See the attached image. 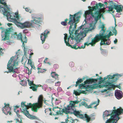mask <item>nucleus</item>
<instances>
[{"instance_id": "58", "label": "nucleus", "mask_w": 123, "mask_h": 123, "mask_svg": "<svg viewBox=\"0 0 123 123\" xmlns=\"http://www.w3.org/2000/svg\"><path fill=\"white\" fill-rule=\"evenodd\" d=\"M117 40L116 38L115 39V40L114 41V43L115 44H116L117 42Z\"/></svg>"}, {"instance_id": "27", "label": "nucleus", "mask_w": 123, "mask_h": 123, "mask_svg": "<svg viewBox=\"0 0 123 123\" xmlns=\"http://www.w3.org/2000/svg\"><path fill=\"white\" fill-rule=\"evenodd\" d=\"M25 102H22L21 103V107L22 108H23L21 109V112H22L23 113V112L22 111L23 109V110L25 108H26V110H27V109H28L27 108V105H25Z\"/></svg>"}, {"instance_id": "37", "label": "nucleus", "mask_w": 123, "mask_h": 123, "mask_svg": "<svg viewBox=\"0 0 123 123\" xmlns=\"http://www.w3.org/2000/svg\"><path fill=\"white\" fill-rule=\"evenodd\" d=\"M28 82V84L30 86L32 85V86H36V85L34 84L33 82L31 81H30L29 80H27Z\"/></svg>"}, {"instance_id": "40", "label": "nucleus", "mask_w": 123, "mask_h": 123, "mask_svg": "<svg viewBox=\"0 0 123 123\" xmlns=\"http://www.w3.org/2000/svg\"><path fill=\"white\" fill-rule=\"evenodd\" d=\"M24 48V55H26V54L28 50L27 49V48L25 46V45H24V47H23Z\"/></svg>"}, {"instance_id": "62", "label": "nucleus", "mask_w": 123, "mask_h": 123, "mask_svg": "<svg viewBox=\"0 0 123 123\" xmlns=\"http://www.w3.org/2000/svg\"><path fill=\"white\" fill-rule=\"evenodd\" d=\"M30 66H31V68H33V66H32V63L31 62V60H30Z\"/></svg>"}, {"instance_id": "46", "label": "nucleus", "mask_w": 123, "mask_h": 123, "mask_svg": "<svg viewBox=\"0 0 123 123\" xmlns=\"http://www.w3.org/2000/svg\"><path fill=\"white\" fill-rule=\"evenodd\" d=\"M56 112L57 114H61L63 113L60 110L59 111H56Z\"/></svg>"}, {"instance_id": "16", "label": "nucleus", "mask_w": 123, "mask_h": 123, "mask_svg": "<svg viewBox=\"0 0 123 123\" xmlns=\"http://www.w3.org/2000/svg\"><path fill=\"white\" fill-rule=\"evenodd\" d=\"M65 43L66 44V45L69 46L71 48L74 49H81V48L84 49L85 47V46H83L82 45L81 47H80L77 45V43L73 45H72L68 43H67L66 39H65Z\"/></svg>"}, {"instance_id": "21", "label": "nucleus", "mask_w": 123, "mask_h": 123, "mask_svg": "<svg viewBox=\"0 0 123 123\" xmlns=\"http://www.w3.org/2000/svg\"><path fill=\"white\" fill-rule=\"evenodd\" d=\"M109 2L110 4V6L108 7L109 8V10L112 11L113 9L114 8V7L116 5H115V3L112 1H110L109 2Z\"/></svg>"}, {"instance_id": "23", "label": "nucleus", "mask_w": 123, "mask_h": 123, "mask_svg": "<svg viewBox=\"0 0 123 123\" xmlns=\"http://www.w3.org/2000/svg\"><path fill=\"white\" fill-rule=\"evenodd\" d=\"M65 109H62V113L63 112L64 113H65L66 114H67L68 113V111H70L69 110H70L71 109L70 108V107L69 106H68V105L67 106V107H64Z\"/></svg>"}, {"instance_id": "10", "label": "nucleus", "mask_w": 123, "mask_h": 123, "mask_svg": "<svg viewBox=\"0 0 123 123\" xmlns=\"http://www.w3.org/2000/svg\"><path fill=\"white\" fill-rule=\"evenodd\" d=\"M15 56L16 55H15L14 57L12 56L10 60L8 62L7 66V69H9V70L6 72L7 73L13 72V66L15 65H18V62L16 63L15 64V62L13 60V59Z\"/></svg>"}, {"instance_id": "47", "label": "nucleus", "mask_w": 123, "mask_h": 123, "mask_svg": "<svg viewBox=\"0 0 123 123\" xmlns=\"http://www.w3.org/2000/svg\"><path fill=\"white\" fill-rule=\"evenodd\" d=\"M3 5L8 10V11H10V9L9 8V7H8V6H7V5H6V4H3Z\"/></svg>"}, {"instance_id": "3", "label": "nucleus", "mask_w": 123, "mask_h": 123, "mask_svg": "<svg viewBox=\"0 0 123 123\" xmlns=\"http://www.w3.org/2000/svg\"><path fill=\"white\" fill-rule=\"evenodd\" d=\"M118 75V74H113L112 75H107L108 79L105 81L104 84L103 85L100 84L99 85V88L103 86H110V87H113L115 83H113L116 82L118 80V78H113L116 77V75Z\"/></svg>"}, {"instance_id": "9", "label": "nucleus", "mask_w": 123, "mask_h": 123, "mask_svg": "<svg viewBox=\"0 0 123 123\" xmlns=\"http://www.w3.org/2000/svg\"><path fill=\"white\" fill-rule=\"evenodd\" d=\"M117 111H114V112H116L114 116L110 117V118L107 119L105 123H117V121L120 119L119 116L121 115L120 113H117ZM108 119V118H107Z\"/></svg>"}, {"instance_id": "4", "label": "nucleus", "mask_w": 123, "mask_h": 123, "mask_svg": "<svg viewBox=\"0 0 123 123\" xmlns=\"http://www.w3.org/2000/svg\"><path fill=\"white\" fill-rule=\"evenodd\" d=\"M96 79H95L90 78L87 79L86 80L84 81L83 83H82L79 85V89H87L90 88L92 89L96 88L97 87V85L96 84H93L90 85H87L86 84H89L93 83V81H96Z\"/></svg>"}, {"instance_id": "5", "label": "nucleus", "mask_w": 123, "mask_h": 123, "mask_svg": "<svg viewBox=\"0 0 123 123\" xmlns=\"http://www.w3.org/2000/svg\"><path fill=\"white\" fill-rule=\"evenodd\" d=\"M106 31L107 32H109L107 35H105L100 39L101 42L100 43V48H104L105 45H109L111 43V41L109 39V37L111 35H112L113 34L110 31L109 32L108 30Z\"/></svg>"}, {"instance_id": "30", "label": "nucleus", "mask_w": 123, "mask_h": 123, "mask_svg": "<svg viewBox=\"0 0 123 123\" xmlns=\"http://www.w3.org/2000/svg\"><path fill=\"white\" fill-rule=\"evenodd\" d=\"M11 109V108L9 107H7L4 106L2 109V111L3 112H4V111H10Z\"/></svg>"}, {"instance_id": "14", "label": "nucleus", "mask_w": 123, "mask_h": 123, "mask_svg": "<svg viewBox=\"0 0 123 123\" xmlns=\"http://www.w3.org/2000/svg\"><path fill=\"white\" fill-rule=\"evenodd\" d=\"M108 77H107V76L106 77H104V79L102 78L101 77H99V78H98L97 79H96V81H93V83H95V82H97L98 80H99V81L97 82V83H95L94 84H97V87H99V85H99L100 84L103 83V84L102 85H103L104 84V83L105 82V80H106L107 79H108Z\"/></svg>"}, {"instance_id": "63", "label": "nucleus", "mask_w": 123, "mask_h": 123, "mask_svg": "<svg viewBox=\"0 0 123 123\" xmlns=\"http://www.w3.org/2000/svg\"><path fill=\"white\" fill-rule=\"evenodd\" d=\"M4 104L5 105V106L7 107L6 106H7V107H9V104H6V103H4Z\"/></svg>"}, {"instance_id": "53", "label": "nucleus", "mask_w": 123, "mask_h": 123, "mask_svg": "<svg viewBox=\"0 0 123 123\" xmlns=\"http://www.w3.org/2000/svg\"><path fill=\"white\" fill-rule=\"evenodd\" d=\"M16 120L17 121H16V123H17V122H18L19 123H22L21 122L22 120H21V119H20V121L18 119H16Z\"/></svg>"}, {"instance_id": "38", "label": "nucleus", "mask_w": 123, "mask_h": 123, "mask_svg": "<svg viewBox=\"0 0 123 123\" xmlns=\"http://www.w3.org/2000/svg\"><path fill=\"white\" fill-rule=\"evenodd\" d=\"M25 68H27L26 72V73L28 74L29 75L31 74V71H30V70L27 67H25Z\"/></svg>"}, {"instance_id": "61", "label": "nucleus", "mask_w": 123, "mask_h": 123, "mask_svg": "<svg viewBox=\"0 0 123 123\" xmlns=\"http://www.w3.org/2000/svg\"><path fill=\"white\" fill-rule=\"evenodd\" d=\"M5 111H4V112H3L5 114L7 115L8 114V113L9 112V111H7L6 112H5Z\"/></svg>"}, {"instance_id": "56", "label": "nucleus", "mask_w": 123, "mask_h": 123, "mask_svg": "<svg viewBox=\"0 0 123 123\" xmlns=\"http://www.w3.org/2000/svg\"><path fill=\"white\" fill-rule=\"evenodd\" d=\"M79 82L78 81V79L77 81L76 82V85H75V86L76 87H77L79 85Z\"/></svg>"}, {"instance_id": "57", "label": "nucleus", "mask_w": 123, "mask_h": 123, "mask_svg": "<svg viewBox=\"0 0 123 123\" xmlns=\"http://www.w3.org/2000/svg\"><path fill=\"white\" fill-rule=\"evenodd\" d=\"M123 75V73L120 74H118V75H116V76H117V77H119V76L121 77Z\"/></svg>"}, {"instance_id": "64", "label": "nucleus", "mask_w": 123, "mask_h": 123, "mask_svg": "<svg viewBox=\"0 0 123 123\" xmlns=\"http://www.w3.org/2000/svg\"><path fill=\"white\" fill-rule=\"evenodd\" d=\"M25 10L26 11L28 12H29L30 11V9H29L28 8H25Z\"/></svg>"}, {"instance_id": "1", "label": "nucleus", "mask_w": 123, "mask_h": 123, "mask_svg": "<svg viewBox=\"0 0 123 123\" xmlns=\"http://www.w3.org/2000/svg\"><path fill=\"white\" fill-rule=\"evenodd\" d=\"M81 11H80L73 15L70 14L69 15V21L68 24L70 25L69 30L70 35L67 37V35L65 34L66 36H64V41L65 39H66L67 43H69L70 38H71L72 40H74L77 42V43L81 42V40H83L82 38L86 36L85 34H82V32L80 29L81 26L79 27L78 29L76 30V24L79 21V18L82 14Z\"/></svg>"}, {"instance_id": "20", "label": "nucleus", "mask_w": 123, "mask_h": 123, "mask_svg": "<svg viewBox=\"0 0 123 123\" xmlns=\"http://www.w3.org/2000/svg\"><path fill=\"white\" fill-rule=\"evenodd\" d=\"M85 115L86 116V118H84V120L86 121V122L87 123L89 122L91 120L92 121L95 119V117H91L86 114H85Z\"/></svg>"}, {"instance_id": "41", "label": "nucleus", "mask_w": 123, "mask_h": 123, "mask_svg": "<svg viewBox=\"0 0 123 123\" xmlns=\"http://www.w3.org/2000/svg\"><path fill=\"white\" fill-rule=\"evenodd\" d=\"M113 31H112L113 33L115 35H116L117 34V31L113 27Z\"/></svg>"}, {"instance_id": "43", "label": "nucleus", "mask_w": 123, "mask_h": 123, "mask_svg": "<svg viewBox=\"0 0 123 123\" xmlns=\"http://www.w3.org/2000/svg\"><path fill=\"white\" fill-rule=\"evenodd\" d=\"M52 82V80L51 79H48L46 81V82L47 83H50Z\"/></svg>"}, {"instance_id": "7", "label": "nucleus", "mask_w": 123, "mask_h": 123, "mask_svg": "<svg viewBox=\"0 0 123 123\" xmlns=\"http://www.w3.org/2000/svg\"><path fill=\"white\" fill-rule=\"evenodd\" d=\"M12 27H10L4 30L1 32V36L2 39L1 41H4L8 40L10 37L9 34L12 30Z\"/></svg>"}, {"instance_id": "25", "label": "nucleus", "mask_w": 123, "mask_h": 123, "mask_svg": "<svg viewBox=\"0 0 123 123\" xmlns=\"http://www.w3.org/2000/svg\"><path fill=\"white\" fill-rule=\"evenodd\" d=\"M100 50L101 51V53L102 55L105 56H106L107 55V51L105 49H103L102 48H100Z\"/></svg>"}, {"instance_id": "44", "label": "nucleus", "mask_w": 123, "mask_h": 123, "mask_svg": "<svg viewBox=\"0 0 123 123\" xmlns=\"http://www.w3.org/2000/svg\"><path fill=\"white\" fill-rule=\"evenodd\" d=\"M65 122L66 123H67L68 122L69 123H73L72 121H71V120H68L67 119H65Z\"/></svg>"}, {"instance_id": "45", "label": "nucleus", "mask_w": 123, "mask_h": 123, "mask_svg": "<svg viewBox=\"0 0 123 123\" xmlns=\"http://www.w3.org/2000/svg\"><path fill=\"white\" fill-rule=\"evenodd\" d=\"M92 89L90 88L85 89V91H87L88 92H91L92 90Z\"/></svg>"}, {"instance_id": "2", "label": "nucleus", "mask_w": 123, "mask_h": 123, "mask_svg": "<svg viewBox=\"0 0 123 123\" xmlns=\"http://www.w3.org/2000/svg\"><path fill=\"white\" fill-rule=\"evenodd\" d=\"M100 10L98 9L97 11H95L92 13V11H88L85 12V17L86 19H89L90 20L91 18V16L89 15H91L92 17L94 18V21H92L91 23L90 24H87L86 23V21L85 19L84 20L85 23L84 25H82L80 28V30L82 32V34H85L86 36V33L88 32L89 31H91L92 30L94 29L96 27V25L97 21L101 19V14H99Z\"/></svg>"}, {"instance_id": "32", "label": "nucleus", "mask_w": 123, "mask_h": 123, "mask_svg": "<svg viewBox=\"0 0 123 123\" xmlns=\"http://www.w3.org/2000/svg\"><path fill=\"white\" fill-rule=\"evenodd\" d=\"M79 105L80 106H84L86 107L87 106V104L85 102L83 101L79 104Z\"/></svg>"}, {"instance_id": "15", "label": "nucleus", "mask_w": 123, "mask_h": 123, "mask_svg": "<svg viewBox=\"0 0 123 123\" xmlns=\"http://www.w3.org/2000/svg\"><path fill=\"white\" fill-rule=\"evenodd\" d=\"M24 109L22 110V111L23 112V114L28 117L31 119H37V117L35 116H32L31 115L29 114L28 111L26 110V109Z\"/></svg>"}, {"instance_id": "49", "label": "nucleus", "mask_w": 123, "mask_h": 123, "mask_svg": "<svg viewBox=\"0 0 123 123\" xmlns=\"http://www.w3.org/2000/svg\"><path fill=\"white\" fill-rule=\"evenodd\" d=\"M98 103H97V105H95V106H94L93 107L94 108H95V109H97V106L98 105H99V102H100V101L99 99H98Z\"/></svg>"}, {"instance_id": "13", "label": "nucleus", "mask_w": 123, "mask_h": 123, "mask_svg": "<svg viewBox=\"0 0 123 123\" xmlns=\"http://www.w3.org/2000/svg\"><path fill=\"white\" fill-rule=\"evenodd\" d=\"M105 25L103 24L102 25H100L99 26V28L101 29V30L100 31V32L98 34H97L95 36H97V38H98V40L99 41L100 40V39L102 37L105 36V35H107V33L105 34V32L106 30V29H104V28H105Z\"/></svg>"}, {"instance_id": "19", "label": "nucleus", "mask_w": 123, "mask_h": 123, "mask_svg": "<svg viewBox=\"0 0 123 123\" xmlns=\"http://www.w3.org/2000/svg\"><path fill=\"white\" fill-rule=\"evenodd\" d=\"M123 6L121 5H116L114 6V8L116 10V11L118 12H120L122 10Z\"/></svg>"}, {"instance_id": "59", "label": "nucleus", "mask_w": 123, "mask_h": 123, "mask_svg": "<svg viewBox=\"0 0 123 123\" xmlns=\"http://www.w3.org/2000/svg\"><path fill=\"white\" fill-rule=\"evenodd\" d=\"M78 79H79V80H78V81L79 83H81L83 81V80L81 79H79V78Z\"/></svg>"}, {"instance_id": "54", "label": "nucleus", "mask_w": 123, "mask_h": 123, "mask_svg": "<svg viewBox=\"0 0 123 123\" xmlns=\"http://www.w3.org/2000/svg\"><path fill=\"white\" fill-rule=\"evenodd\" d=\"M55 85L56 86H59L60 85V82L58 81L55 83Z\"/></svg>"}, {"instance_id": "52", "label": "nucleus", "mask_w": 123, "mask_h": 123, "mask_svg": "<svg viewBox=\"0 0 123 123\" xmlns=\"http://www.w3.org/2000/svg\"><path fill=\"white\" fill-rule=\"evenodd\" d=\"M2 49L1 48H0V55H2L3 53L2 52Z\"/></svg>"}, {"instance_id": "22", "label": "nucleus", "mask_w": 123, "mask_h": 123, "mask_svg": "<svg viewBox=\"0 0 123 123\" xmlns=\"http://www.w3.org/2000/svg\"><path fill=\"white\" fill-rule=\"evenodd\" d=\"M71 102L72 103H70L68 105V106H70L71 109H73V108H75L74 105H75V104H77L79 102V101L77 100L74 101H71Z\"/></svg>"}, {"instance_id": "8", "label": "nucleus", "mask_w": 123, "mask_h": 123, "mask_svg": "<svg viewBox=\"0 0 123 123\" xmlns=\"http://www.w3.org/2000/svg\"><path fill=\"white\" fill-rule=\"evenodd\" d=\"M43 101V98L42 95H40L38 98V102L36 103L33 105L32 109L33 111L37 112L38 109L42 107Z\"/></svg>"}, {"instance_id": "51", "label": "nucleus", "mask_w": 123, "mask_h": 123, "mask_svg": "<svg viewBox=\"0 0 123 123\" xmlns=\"http://www.w3.org/2000/svg\"><path fill=\"white\" fill-rule=\"evenodd\" d=\"M92 105H91V104L90 105H87V106L86 108H92V107H91Z\"/></svg>"}, {"instance_id": "33", "label": "nucleus", "mask_w": 123, "mask_h": 123, "mask_svg": "<svg viewBox=\"0 0 123 123\" xmlns=\"http://www.w3.org/2000/svg\"><path fill=\"white\" fill-rule=\"evenodd\" d=\"M37 69L38 70V73H39V72L43 73L44 72H45V71H46V70L45 69H42L41 68H38Z\"/></svg>"}, {"instance_id": "39", "label": "nucleus", "mask_w": 123, "mask_h": 123, "mask_svg": "<svg viewBox=\"0 0 123 123\" xmlns=\"http://www.w3.org/2000/svg\"><path fill=\"white\" fill-rule=\"evenodd\" d=\"M104 87V86H103V87ZM105 87H106L107 88V89H105L102 90L101 91V92H105L107 90L109 89L110 88H111V87H110V86H105Z\"/></svg>"}, {"instance_id": "31", "label": "nucleus", "mask_w": 123, "mask_h": 123, "mask_svg": "<svg viewBox=\"0 0 123 123\" xmlns=\"http://www.w3.org/2000/svg\"><path fill=\"white\" fill-rule=\"evenodd\" d=\"M38 86H31L30 87V88L31 89H32V90L33 91H37V87Z\"/></svg>"}, {"instance_id": "17", "label": "nucleus", "mask_w": 123, "mask_h": 123, "mask_svg": "<svg viewBox=\"0 0 123 123\" xmlns=\"http://www.w3.org/2000/svg\"><path fill=\"white\" fill-rule=\"evenodd\" d=\"M123 92L120 90H117L115 91V95L117 98L119 99L123 97Z\"/></svg>"}, {"instance_id": "55", "label": "nucleus", "mask_w": 123, "mask_h": 123, "mask_svg": "<svg viewBox=\"0 0 123 123\" xmlns=\"http://www.w3.org/2000/svg\"><path fill=\"white\" fill-rule=\"evenodd\" d=\"M69 65L71 67H73L74 66V63L73 62H71L69 63Z\"/></svg>"}, {"instance_id": "29", "label": "nucleus", "mask_w": 123, "mask_h": 123, "mask_svg": "<svg viewBox=\"0 0 123 123\" xmlns=\"http://www.w3.org/2000/svg\"><path fill=\"white\" fill-rule=\"evenodd\" d=\"M78 91H75L74 90V94L76 96L79 95L81 93V90H77Z\"/></svg>"}, {"instance_id": "34", "label": "nucleus", "mask_w": 123, "mask_h": 123, "mask_svg": "<svg viewBox=\"0 0 123 123\" xmlns=\"http://www.w3.org/2000/svg\"><path fill=\"white\" fill-rule=\"evenodd\" d=\"M17 38L19 40H21L22 37V36L21 34L20 33H19L18 35H16Z\"/></svg>"}, {"instance_id": "48", "label": "nucleus", "mask_w": 123, "mask_h": 123, "mask_svg": "<svg viewBox=\"0 0 123 123\" xmlns=\"http://www.w3.org/2000/svg\"><path fill=\"white\" fill-rule=\"evenodd\" d=\"M115 84H114L115 85L113 87H111V88H113L114 87H117L119 88L120 90H121V87L120 86H119L117 85H115Z\"/></svg>"}, {"instance_id": "18", "label": "nucleus", "mask_w": 123, "mask_h": 123, "mask_svg": "<svg viewBox=\"0 0 123 123\" xmlns=\"http://www.w3.org/2000/svg\"><path fill=\"white\" fill-rule=\"evenodd\" d=\"M91 39H92L91 42L88 43V44L86 45L87 46L90 44L92 46H94L97 42L99 41L98 40V39L97 38L96 36H95L93 38H92Z\"/></svg>"}, {"instance_id": "50", "label": "nucleus", "mask_w": 123, "mask_h": 123, "mask_svg": "<svg viewBox=\"0 0 123 123\" xmlns=\"http://www.w3.org/2000/svg\"><path fill=\"white\" fill-rule=\"evenodd\" d=\"M49 32V31H48L47 30H45L44 31V32H43L44 33V35H46V36H47V35Z\"/></svg>"}, {"instance_id": "26", "label": "nucleus", "mask_w": 123, "mask_h": 123, "mask_svg": "<svg viewBox=\"0 0 123 123\" xmlns=\"http://www.w3.org/2000/svg\"><path fill=\"white\" fill-rule=\"evenodd\" d=\"M44 33H43L41 34L40 36L41 40L42 41V43H44L45 40V39L46 38V36L44 35Z\"/></svg>"}, {"instance_id": "6", "label": "nucleus", "mask_w": 123, "mask_h": 123, "mask_svg": "<svg viewBox=\"0 0 123 123\" xmlns=\"http://www.w3.org/2000/svg\"><path fill=\"white\" fill-rule=\"evenodd\" d=\"M117 113H120L121 115L122 114H123V109H122L120 107L119 108H118L116 110H112V111H105L103 112V117L104 119H105V117H107L108 116H113L116 114V112H114V111H117Z\"/></svg>"}, {"instance_id": "35", "label": "nucleus", "mask_w": 123, "mask_h": 123, "mask_svg": "<svg viewBox=\"0 0 123 123\" xmlns=\"http://www.w3.org/2000/svg\"><path fill=\"white\" fill-rule=\"evenodd\" d=\"M35 104V103H34L33 105H32L31 104V103H29V104H28V103H27V106L28 107H27V108L28 109L29 108V107H32V109H31V110H32L33 111L32 109V108H33V105H34V104Z\"/></svg>"}, {"instance_id": "11", "label": "nucleus", "mask_w": 123, "mask_h": 123, "mask_svg": "<svg viewBox=\"0 0 123 123\" xmlns=\"http://www.w3.org/2000/svg\"><path fill=\"white\" fill-rule=\"evenodd\" d=\"M71 111H68V113L70 114H73L77 117L84 119V118H86V116L85 114H80V112L79 111H76L75 108H73V109H71Z\"/></svg>"}, {"instance_id": "42", "label": "nucleus", "mask_w": 123, "mask_h": 123, "mask_svg": "<svg viewBox=\"0 0 123 123\" xmlns=\"http://www.w3.org/2000/svg\"><path fill=\"white\" fill-rule=\"evenodd\" d=\"M67 22L65 21H62L61 22V24L62 25L66 26L67 25Z\"/></svg>"}, {"instance_id": "24", "label": "nucleus", "mask_w": 123, "mask_h": 123, "mask_svg": "<svg viewBox=\"0 0 123 123\" xmlns=\"http://www.w3.org/2000/svg\"><path fill=\"white\" fill-rule=\"evenodd\" d=\"M20 40L22 43V47H24V43H26L27 42V38L25 35L22 36V37Z\"/></svg>"}, {"instance_id": "36", "label": "nucleus", "mask_w": 123, "mask_h": 123, "mask_svg": "<svg viewBox=\"0 0 123 123\" xmlns=\"http://www.w3.org/2000/svg\"><path fill=\"white\" fill-rule=\"evenodd\" d=\"M51 76L52 77L54 78V77L55 76H57V77L58 75L55 72H52L51 73Z\"/></svg>"}, {"instance_id": "12", "label": "nucleus", "mask_w": 123, "mask_h": 123, "mask_svg": "<svg viewBox=\"0 0 123 123\" xmlns=\"http://www.w3.org/2000/svg\"><path fill=\"white\" fill-rule=\"evenodd\" d=\"M104 5L103 4L101 3H97L95 6H94V7H91V8L90 9L91 11H96V10H97L96 11H97L98 10V9H99L100 10L99 14L101 15V17H102L103 19H104V18L103 16V15L102 14L100 13V11L101 10H103L104 8Z\"/></svg>"}, {"instance_id": "28", "label": "nucleus", "mask_w": 123, "mask_h": 123, "mask_svg": "<svg viewBox=\"0 0 123 123\" xmlns=\"http://www.w3.org/2000/svg\"><path fill=\"white\" fill-rule=\"evenodd\" d=\"M20 83L22 86H25L27 85V81L24 80H21L20 81Z\"/></svg>"}, {"instance_id": "60", "label": "nucleus", "mask_w": 123, "mask_h": 123, "mask_svg": "<svg viewBox=\"0 0 123 123\" xmlns=\"http://www.w3.org/2000/svg\"><path fill=\"white\" fill-rule=\"evenodd\" d=\"M70 119L71 120V121L72 122H73V123H74L75 122V120H74L73 118L72 117L70 118Z\"/></svg>"}]
</instances>
